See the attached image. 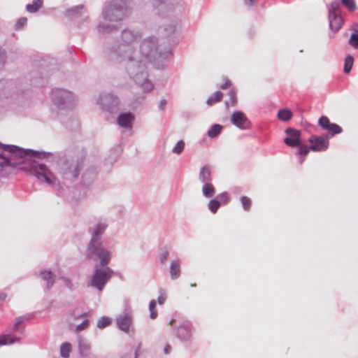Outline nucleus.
<instances>
[{
    "label": "nucleus",
    "mask_w": 358,
    "mask_h": 358,
    "mask_svg": "<svg viewBox=\"0 0 358 358\" xmlns=\"http://www.w3.org/2000/svg\"><path fill=\"white\" fill-rule=\"evenodd\" d=\"M141 38L139 31L124 29L120 34L121 43H115L108 48L107 59L111 63L120 65L144 92H149L152 90L153 84L148 78L143 57L134 46Z\"/></svg>",
    "instance_id": "obj_1"
},
{
    "label": "nucleus",
    "mask_w": 358,
    "mask_h": 358,
    "mask_svg": "<svg viewBox=\"0 0 358 358\" xmlns=\"http://www.w3.org/2000/svg\"><path fill=\"white\" fill-rule=\"evenodd\" d=\"M0 148L8 153L0 154V177H6L12 170L19 166L20 169L29 172L39 180H43L52 186L57 185V178L47 166L36 160L48 159L52 156V152L24 150L16 145L1 143Z\"/></svg>",
    "instance_id": "obj_2"
},
{
    "label": "nucleus",
    "mask_w": 358,
    "mask_h": 358,
    "mask_svg": "<svg viewBox=\"0 0 358 358\" xmlns=\"http://www.w3.org/2000/svg\"><path fill=\"white\" fill-rule=\"evenodd\" d=\"M107 227L106 223L99 222L94 227L88 228L91 238L87 245L86 257L90 259H99L101 266H107L111 257L110 252L103 244L102 236Z\"/></svg>",
    "instance_id": "obj_3"
},
{
    "label": "nucleus",
    "mask_w": 358,
    "mask_h": 358,
    "mask_svg": "<svg viewBox=\"0 0 358 358\" xmlns=\"http://www.w3.org/2000/svg\"><path fill=\"white\" fill-rule=\"evenodd\" d=\"M140 53L143 57V62L146 66V60H149L157 68L162 66L164 60L171 55L169 49H161L158 44V40L155 36H150L145 38L140 45ZM147 68V66H145Z\"/></svg>",
    "instance_id": "obj_4"
},
{
    "label": "nucleus",
    "mask_w": 358,
    "mask_h": 358,
    "mask_svg": "<svg viewBox=\"0 0 358 358\" xmlns=\"http://www.w3.org/2000/svg\"><path fill=\"white\" fill-rule=\"evenodd\" d=\"M131 13L127 0H111L103 8L102 17L110 22H118Z\"/></svg>",
    "instance_id": "obj_5"
},
{
    "label": "nucleus",
    "mask_w": 358,
    "mask_h": 358,
    "mask_svg": "<svg viewBox=\"0 0 358 358\" xmlns=\"http://www.w3.org/2000/svg\"><path fill=\"white\" fill-rule=\"evenodd\" d=\"M153 6L157 13L162 16L178 15L184 11L182 0H154Z\"/></svg>",
    "instance_id": "obj_6"
},
{
    "label": "nucleus",
    "mask_w": 358,
    "mask_h": 358,
    "mask_svg": "<svg viewBox=\"0 0 358 358\" xmlns=\"http://www.w3.org/2000/svg\"><path fill=\"white\" fill-rule=\"evenodd\" d=\"M113 273L114 271L110 268L106 266H101L100 263L96 264L94 266V272L89 285L101 292Z\"/></svg>",
    "instance_id": "obj_7"
},
{
    "label": "nucleus",
    "mask_w": 358,
    "mask_h": 358,
    "mask_svg": "<svg viewBox=\"0 0 358 358\" xmlns=\"http://www.w3.org/2000/svg\"><path fill=\"white\" fill-rule=\"evenodd\" d=\"M113 273L114 271L110 268L106 266H101L100 263L96 264L94 266V272L89 285L101 292Z\"/></svg>",
    "instance_id": "obj_8"
},
{
    "label": "nucleus",
    "mask_w": 358,
    "mask_h": 358,
    "mask_svg": "<svg viewBox=\"0 0 358 358\" xmlns=\"http://www.w3.org/2000/svg\"><path fill=\"white\" fill-rule=\"evenodd\" d=\"M52 99L54 104L59 109H66L73 106L74 94L64 89H55L52 92Z\"/></svg>",
    "instance_id": "obj_9"
},
{
    "label": "nucleus",
    "mask_w": 358,
    "mask_h": 358,
    "mask_svg": "<svg viewBox=\"0 0 358 358\" xmlns=\"http://www.w3.org/2000/svg\"><path fill=\"white\" fill-rule=\"evenodd\" d=\"M97 103L101 108L109 113H116L118 111L119 99L112 93H102L99 95Z\"/></svg>",
    "instance_id": "obj_10"
},
{
    "label": "nucleus",
    "mask_w": 358,
    "mask_h": 358,
    "mask_svg": "<svg viewBox=\"0 0 358 358\" xmlns=\"http://www.w3.org/2000/svg\"><path fill=\"white\" fill-rule=\"evenodd\" d=\"M83 166V160L81 159L71 161V162H67L66 165L62 168V173L67 178L76 179Z\"/></svg>",
    "instance_id": "obj_11"
},
{
    "label": "nucleus",
    "mask_w": 358,
    "mask_h": 358,
    "mask_svg": "<svg viewBox=\"0 0 358 358\" xmlns=\"http://www.w3.org/2000/svg\"><path fill=\"white\" fill-rule=\"evenodd\" d=\"M115 322L117 327L124 332H128L133 323V313L131 310L125 311L116 317Z\"/></svg>",
    "instance_id": "obj_12"
},
{
    "label": "nucleus",
    "mask_w": 358,
    "mask_h": 358,
    "mask_svg": "<svg viewBox=\"0 0 358 358\" xmlns=\"http://www.w3.org/2000/svg\"><path fill=\"white\" fill-rule=\"evenodd\" d=\"M231 122L233 124L241 129H248L250 125V121L245 115L240 110L233 113L231 117Z\"/></svg>",
    "instance_id": "obj_13"
},
{
    "label": "nucleus",
    "mask_w": 358,
    "mask_h": 358,
    "mask_svg": "<svg viewBox=\"0 0 358 358\" xmlns=\"http://www.w3.org/2000/svg\"><path fill=\"white\" fill-rule=\"evenodd\" d=\"M310 150L314 152L326 150L329 147V141L323 136H312L309 140Z\"/></svg>",
    "instance_id": "obj_14"
},
{
    "label": "nucleus",
    "mask_w": 358,
    "mask_h": 358,
    "mask_svg": "<svg viewBox=\"0 0 358 358\" xmlns=\"http://www.w3.org/2000/svg\"><path fill=\"white\" fill-rule=\"evenodd\" d=\"M287 137L284 139L286 145L290 147H296L300 145V132L299 130L288 128L285 131Z\"/></svg>",
    "instance_id": "obj_15"
},
{
    "label": "nucleus",
    "mask_w": 358,
    "mask_h": 358,
    "mask_svg": "<svg viewBox=\"0 0 358 358\" xmlns=\"http://www.w3.org/2000/svg\"><path fill=\"white\" fill-rule=\"evenodd\" d=\"M176 337L181 341L185 342L191 337V323L182 322L176 329Z\"/></svg>",
    "instance_id": "obj_16"
},
{
    "label": "nucleus",
    "mask_w": 358,
    "mask_h": 358,
    "mask_svg": "<svg viewBox=\"0 0 358 358\" xmlns=\"http://www.w3.org/2000/svg\"><path fill=\"white\" fill-rule=\"evenodd\" d=\"M329 20L330 29L334 33H336L343 25V19L341 15L336 13L335 8L329 10Z\"/></svg>",
    "instance_id": "obj_17"
},
{
    "label": "nucleus",
    "mask_w": 358,
    "mask_h": 358,
    "mask_svg": "<svg viewBox=\"0 0 358 358\" xmlns=\"http://www.w3.org/2000/svg\"><path fill=\"white\" fill-rule=\"evenodd\" d=\"M134 119V115L130 113H120L117 118V124L123 128L130 129L132 127V122Z\"/></svg>",
    "instance_id": "obj_18"
},
{
    "label": "nucleus",
    "mask_w": 358,
    "mask_h": 358,
    "mask_svg": "<svg viewBox=\"0 0 358 358\" xmlns=\"http://www.w3.org/2000/svg\"><path fill=\"white\" fill-rule=\"evenodd\" d=\"M85 13V7L83 5H78L68 8L65 11V16L69 18H78L81 17Z\"/></svg>",
    "instance_id": "obj_19"
},
{
    "label": "nucleus",
    "mask_w": 358,
    "mask_h": 358,
    "mask_svg": "<svg viewBox=\"0 0 358 358\" xmlns=\"http://www.w3.org/2000/svg\"><path fill=\"white\" fill-rule=\"evenodd\" d=\"M40 276L44 281H46V287L50 289L55 282L56 275L50 271L44 270L40 272Z\"/></svg>",
    "instance_id": "obj_20"
},
{
    "label": "nucleus",
    "mask_w": 358,
    "mask_h": 358,
    "mask_svg": "<svg viewBox=\"0 0 358 358\" xmlns=\"http://www.w3.org/2000/svg\"><path fill=\"white\" fill-rule=\"evenodd\" d=\"M96 171L94 169H87L82 176V183L84 186H90L94 181Z\"/></svg>",
    "instance_id": "obj_21"
},
{
    "label": "nucleus",
    "mask_w": 358,
    "mask_h": 358,
    "mask_svg": "<svg viewBox=\"0 0 358 358\" xmlns=\"http://www.w3.org/2000/svg\"><path fill=\"white\" fill-rule=\"evenodd\" d=\"M78 348L80 355L83 357H87L90 352V344L81 337L78 338Z\"/></svg>",
    "instance_id": "obj_22"
},
{
    "label": "nucleus",
    "mask_w": 358,
    "mask_h": 358,
    "mask_svg": "<svg viewBox=\"0 0 358 358\" xmlns=\"http://www.w3.org/2000/svg\"><path fill=\"white\" fill-rule=\"evenodd\" d=\"M199 178L204 184L209 183L212 180L211 170L208 166H204L201 169Z\"/></svg>",
    "instance_id": "obj_23"
},
{
    "label": "nucleus",
    "mask_w": 358,
    "mask_h": 358,
    "mask_svg": "<svg viewBox=\"0 0 358 358\" xmlns=\"http://www.w3.org/2000/svg\"><path fill=\"white\" fill-rule=\"evenodd\" d=\"M116 29V26L106 22H99L97 26V30L100 34H109Z\"/></svg>",
    "instance_id": "obj_24"
},
{
    "label": "nucleus",
    "mask_w": 358,
    "mask_h": 358,
    "mask_svg": "<svg viewBox=\"0 0 358 358\" xmlns=\"http://www.w3.org/2000/svg\"><path fill=\"white\" fill-rule=\"evenodd\" d=\"M171 277L173 280L179 278L180 274V262L178 260L172 261L170 267Z\"/></svg>",
    "instance_id": "obj_25"
},
{
    "label": "nucleus",
    "mask_w": 358,
    "mask_h": 358,
    "mask_svg": "<svg viewBox=\"0 0 358 358\" xmlns=\"http://www.w3.org/2000/svg\"><path fill=\"white\" fill-rule=\"evenodd\" d=\"M42 6L43 0H34L32 3L26 6V9L29 13H34L37 12Z\"/></svg>",
    "instance_id": "obj_26"
},
{
    "label": "nucleus",
    "mask_w": 358,
    "mask_h": 358,
    "mask_svg": "<svg viewBox=\"0 0 358 358\" xmlns=\"http://www.w3.org/2000/svg\"><path fill=\"white\" fill-rule=\"evenodd\" d=\"M277 116L280 120L289 121L292 117V112L288 108H283L278 112Z\"/></svg>",
    "instance_id": "obj_27"
},
{
    "label": "nucleus",
    "mask_w": 358,
    "mask_h": 358,
    "mask_svg": "<svg viewBox=\"0 0 358 358\" xmlns=\"http://www.w3.org/2000/svg\"><path fill=\"white\" fill-rule=\"evenodd\" d=\"M202 192L204 196L210 198L215 194V188L210 182L205 183L202 187Z\"/></svg>",
    "instance_id": "obj_28"
},
{
    "label": "nucleus",
    "mask_w": 358,
    "mask_h": 358,
    "mask_svg": "<svg viewBox=\"0 0 358 358\" xmlns=\"http://www.w3.org/2000/svg\"><path fill=\"white\" fill-rule=\"evenodd\" d=\"M177 24H178V22L176 20L171 22L169 24H165L164 27V34L166 36H171V34H173L176 30Z\"/></svg>",
    "instance_id": "obj_29"
},
{
    "label": "nucleus",
    "mask_w": 358,
    "mask_h": 358,
    "mask_svg": "<svg viewBox=\"0 0 358 358\" xmlns=\"http://www.w3.org/2000/svg\"><path fill=\"white\" fill-rule=\"evenodd\" d=\"M223 127L218 124H213L208 131V136L210 138L217 136L222 131Z\"/></svg>",
    "instance_id": "obj_30"
},
{
    "label": "nucleus",
    "mask_w": 358,
    "mask_h": 358,
    "mask_svg": "<svg viewBox=\"0 0 358 358\" xmlns=\"http://www.w3.org/2000/svg\"><path fill=\"white\" fill-rule=\"evenodd\" d=\"M20 340L19 338H13L9 334L0 336V345H4L8 344H12L15 341H18Z\"/></svg>",
    "instance_id": "obj_31"
},
{
    "label": "nucleus",
    "mask_w": 358,
    "mask_h": 358,
    "mask_svg": "<svg viewBox=\"0 0 358 358\" xmlns=\"http://www.w3.org/2000/svg\"><path fill=\"white\" fill-rule=\"evenodd\" d=\"M222 96H223V94L222 92L217 91L211 96H210L208 99L206 103L208 105L210 106V105L213 104L214 103L220 101L222 100Z\"/></svg>",
    "instance_id": "obj_32"
},
{
    "label": "nucleus",
    "mask_w": 358,
    "mask_h": 358,
    "mask_svg": "<svg viewBox=\"0 0 358 358\" xmlns=\"http://www.w3.org/2000/svg\"><path fill=\"white\" fill-rule=\"evenodd\" d=\"M299 146L298 155L301 156V163H303L305 160V157L309 153L310 147L308 148L306 145H301V143Z\"/></svg>",
    "instance_id": "obj_33"
},
{
    "label": "nucleus",
    "mask_w": 358,
    "mask_h": 358,
    "mask_svg": "<svg viewBox=\"0 0 358 358\" xmlns=\"http://www.w3.org/2000/svg\"><path fill=\"white\" fill-rule=\"evenodd\" d=\"M71 349V345L69 343H64L60 347V354L64 358H68L69 357V352Z\"/></svg>",
    "instance_id": "obj_34"
},
{
    "label": "nucleus",
    "mask_w": 358,
    "mask_h": 358,
    "mask_svg": "<svg viewBox=\"0 0 358 358\" xmlns=\"http://www.w3.org/2000/svg\"><path fill=\"white\" fill-rule=\"evenodd\" d=\"M157 302L155 300L152 299L150 301L149 303V310H150V317L152 320L156 319L158 313L156 309Z\"/></svg>",
    "instance_id": "obj_35"
},
{
    "label": "nucleus",
    "mask_w": 358,
    "mask_h": 358,
    "mask_svg": "<svg viewBox=\"0 0 358 358\" xmlns=\"http://www.w3.org/2000/svg\"><path fill=\"white\" fill-rule=\"evenodd\" d=\"M220 207V201L216 197L209 201L208 208L213 213H215Z\"/></svg>",
    "instance_id": "obj_36"
},
{
    "label": "nucleus",
    "mask_w": 358,
    "mask_h": 358,
    "mask_svg": "<svg viewBox=\"0 0 358 358\" xmlns=\"http://www.w3.org/2000/svg\"><path fill=\"white\" fill-rule=\"evenodd\" d=\"M354 63V59L352 56L348 55L345 59L344 71L345 73L350 72Z\"/></svg>",
    "instance_id": "obj_37"
},
{
    "label": "nucleus",
    "mask_w": 358,
    "mask_h": 358,
    "mask_svg": "<svg viewBox=\"0 0 358 358\" xmlns=\"http://www.w3.org/2000/svg\"><path fill=\"white\" fill-rule=\"evenodd\" d=\"M332 136L333 135H335V134H341L343 131L342 128L335 124V123H331L330 126L329 127V128H327V129Z\"/></svg>",
    "instance_id": "obj_38"
},
{
    "label": "nucleus",
    "mask_w": 358,
    "mask_h": 358,
    "mask_svg": "<svg viewBox=\"0 0 358 358\" xmlns=\"http://www.w3.org/2000/svg\"><path fill=\"white\" fill-rule=\"evenodd\" d=\"M185 145L184 141L180 140L173 148L172 152L177 155L181 154L184 150Z\"/></svg>",
    "instance_id": "obj_39"
},
{
    "label": "nucleus",
    "mask_w": 358,
    "mask_h": 358,
    "mask_svg": "<svg viewBox=\"0 0 358 358\" xmlns=\"http://www.w3.org/2000/svg\"><path fill=\"white\" fill-rule=\"evenodd\" d=\"M111 323V320L110 318L106 317H101L97 322V327L99 329H103L108 326Z\"/></svg>",
    "instance_id": "obj_40"
},
{
    "label": "nucleus",
    "mask_w": 358,
    "mask_h": 358,
    "mask_svg": "<svg viewBox=\"0 0 358 358\" xmlns=\"http://www.w3.org/2000/svg\"><path fill=\"white\" fill-rule=\"evenodd\" d=\"M319 125L323 129L327 130L331 124L329 119L326 116H322L318 121Z\"/></svg>",
    "instance_id": "obj_41"
},
{
    "label": "nucleus",
    "mask_w": 358,
    "mask_h": 358,
    "mask_svg": "<svg viewBox=\"0 0 358 358\" xmlns=\"http://www.w3.org/2000/svg\"><path fill=\"white\" fill-rule=\"evenodd\" d=\"M341 2L351 12L355 11L357 8L354 0H341Z\"/></svg>",
    "instance_id": "obj_42"
},
{
    "label": "nucleus",
    "mask_w": 358,
    "mask_h": 358,
    "mask_svg": "<svg viewBox=\"0 0 358 358\" xmlns=\"http://www.w3.org/2000/svg\"><path fill=\"white\" fill-rule=\"evenodd\" d=\"M349 44L353 48L358 49V32L352 33L349 39Z\"/></svg>",
    "instance_id": "obj_43"
},
{
    "label": "nucleus",
    "mask_w": 358,
    "mask_h": 358,
    "mask_svg": "<svg viewBox=\"0 0 358 358\" xmlns=\"http://www.w3.org/2000/svg\"><path fill=\"white\" fill-rule=\"evenodd\" d=\"M241 201L245 210H249L251 206V201L245 196L241 197Z\"/></svg>",
    "instance_id": "obj_44"
},
{
    "label": "nucleus",
    "mask_w": 358,
    "mask_h": 358,
    "mask_svg": "<svg viewBox=\"0 0 358 358\" xmlns=\"http://www.w3.org/2000/svg\"><path fill=\"white\" fill-rule=\"evenodd\" d=\"M218 200L224 203H227L229 201V194L227 192H223L217 196Z\"/></svg>",
    "instance_id": "obj_45"
},
{
    "label": "nucleus",
    "mask_w": 358,
    "mask_h": 358,
    "mask_svg": "<svg viewBox=\"0 0 358 358\" xmlns=\"http://www.w3.org/2000/svg\"><path fill=\"white\" fill-rule=\"evenodd\" d=\"M27 17H21V18L18 19L15 24V29L17 30L22 29L27 23Z\"/></svg>",
    "instance_id": "obj_46"
},
{
    "label": "nucleus",
    "mask_w": 358,
    "mask_h": 358,
    "mask_svg": "<svg viewBox=\"0 0 358 358\" xmlns=\"http://www.w3.org/2000/svg\"><path fill=\"white\" fill-rule=\"evenodd\" d=\"M229 96L231 105L236 106L237 103V98L235 91L234 90H231L229 92Z\"/></svg>",
    "instance_id": "obj_47"
},
{
    "label": "nucleus",
    "mask_w": 358,
    "mask_h": 358,
    "mask_svg": "<svg viewBox=\"0 0 358 358\" xmlns=\"http://www.w3.org/2000/svg\"><path fill=\"white\" fill-rule=\"evenodd\" d=\"M89 323H90V322L88 320H84L81 324H78L76 327V331H80L85 329L88 327Z\"/></svg>",
    "instance_id": "obj_48"
},
{
    "label": "nucleus",
    "mask_w": 358,
    "mask_h": 358,
    "mask_svg": "<svg viewBox=\"0 0 358 358\" xmlns=\"http://www.w3.org/2000/svg\"><path fill=\"white\" fill-rule=\"evenodd\" d=\"M169 255V253L168 250L166 248H164L163 250V252H162L161 256H160V262L162 264H164L165 262L167 260Z\"/></svg>",
    "instance_id": "obj_49"
},
{
    "label": "nucleus",
    "mask_w": 358,
    "mask_h": 358,
    "mask_svg": "<svg viewBox=\"0 0 358 358\" xmlns=\"http://www.w3.org/2000/svg\"><path fill=\"white\" fill-rule=\"evenodd\" d=\"M23 321H24V317H16L15 323L14 324V326H13V331H18L19 326L23 322Z\"/></svg>",
    "instance_id": "obj_50"
},
{
    "label": "nucleus",
    "mask_w": 358,
    "mask_h": 358,
    "mask_svg": "<svg viewBox=\"0 0 358 358\" xmlns=\"http://www.w3.org/2000/svg\"><path fill=\"white\" fill-rule=\"evenodd\" d=\"M6 61V56L4 51L0 50V69L4 66Z\"/></svg>",
    "instance_id": "obj_51"
},
{
    "label": "nucleus",
    "mask_w": 358,
    "mask_h": 358,
    "mask_svg": "<svg viewBox=\"0 0 358 358\" xmlns=\"http://www.w3.org/2000/svg\"><path fill=\"white\" fill-rule=\"evenodd\" d=\"M162 292H163V290L160 289L159 292H160L161 294L158 297V303L159 305H163L164 303V302H165V300H166V296H163Z\"/></svg>",
    "instance_id": "obj_52"
},
{
    "label": "nucleus",
    "mask_w": 358,
    "mask_h": 358,
    "mask_svg": "<svg viewBox=\"0 0 358 358\" xmlns=\"http://www.w3.org/2000/svg\"><path fill=\"white\" fill-rule=\"evenodd\" d=\"M62 279L64 280V283H65V285L69 288L70 289H73V284L71 281L70 279L69 278H62Z\"/></svg>",
    "instance_id": "obj_53"
},
{
    "label": "nucleus",
    "mask_w": 358,
    "mask_h": 358,
    "mask_svg": "<svg viewBox=\"0 0 358 358\" xmlns=\"http://www.w3.org/2000/svg\"><path fill=\"white\" fill-rule=\"evenodd\" d=\"M166 105V99H162L159 103V108L160 110L163 111L165 108V106Z\"/></svg>",
    "instance_id": "obj_54"
},
{
    "label": "nucleus",
    "mask_w": 358,
    "mask_h": 358,
    "mask_svg": "<svg viewBox=\"0 0 358 358\" xmlns=\"http://www.w3.org/2000/svg\"><path fill=\"white\" fill-rule=\"evenodd\" d=\"M230 85H231V82H230L229 80H227L224 84H222V85L220 86V87H221L222 89H224H224H226V88L229 87Z\"/></svg>",
    "instance_id": "obj_55"
},
{
    "label": "nucleus",
    "mask_w": 358,
    "mask_h": 358,
    "mask_svg": "<svg viewBox=\"0 0 358 358\" xmlns=\"http://www.w3.org/2000/svg\"><path fill=\"white\" fill-rule=\"evenodd\" d=\"M171 350V345H170L169 344H167V345L165 346L164 349V354H166V355L169 354V352H170Z\"/></svg>",
    "instance_id": "obj_56"
},
{
    "label": "nucleus",
    "mask_w": 358,
    "mask_h": 358,
    "mask_svg": "<svg viewBox=\"0 0 358 358\" xmlns=\"http://www.w3.org/2000/svg\"><path fill=\"white\" fill-rule=\"evenodd\" d=\"M244 3L246 6H252L255 3V0H244Z\"/></svg>",
    "instance_id": "obj_57"
},
{
    "label": "nucleus",
    "mask_w": 358,
    "mask_h": 358,
    "mask_svg": "<svg viewBox=\"0 0 358 358\" xmlns=\"http://www.w3.org/2000/svg\"><path fill=\"white\" fill-rule=\"evenodd\" d=\"M141 348V343L138 344V347L136 348V349L135 350V352H134V358H137L138 357V350H140Z\"/></svg>",
    "instance_id": "obj_58"
},
{
    "label": "nucleus",
    "mask_w": 358,
    "mask_h": 358,
    "mask_svg": "<svg viewBox=\"0 0 358 358\" xmlns=\"http://www.w3.org/2000/svg\"><path fill=\"white\" fill-rule=\"evenodd\" d=\"M173 322H174V320H171L169 322V325H172V324H173Z\"/></svg>",
    "instance_id": "obj_59"
},
{
    "label": "nucleus",
    "mask_w": 358,
    "mask_h": 358,
    "mask_svg": "<svg viewBox=\"0 0 358 358\" xmlns=\"http://www.w3.org/2000/svg\"><path fill=\"white\" fill-rule=\"evenodd\" d=\"M196 283H192L191 284V287H196Z\"/></svg>",
    "instance_id": "obj_60"
},
{
    "label": "nucleus",
    "mask_w": 358,
    "mask_h": 358,
    "mask_svg": "<svg viewBox=\"0 0 358 358\" xmlns=\"http://www.w3.org/2000/svg\"><path fill=\"white\" fill-rule=\"evenodd\" d=\"M229 102L228 101H227L225 102V104H226L227 107H228V106H229Z\"/></svg>",
    "instance_id": "obj_61"
},
{
    "label": "nucleus",
    "mask_w": 358,
    "mask_h": 358,
    "mask_svg": "<svg viewBox=\"0 0 358 358\" xmlns=\"http://www.w3.org/2000/svg\"><path fill=\"white\" fill-rule=\"evenodd\" d=\"M5 297H6V296H5V295H3V296H0V299H5Z\"/></svg>",
    "instance_id": "obj_62"
},
{
    "label": "nucleus",
    "mask_w": 358,
    "mask_h": 358,
    "mask_svg": "<svg viewBox=\"0 0 358 358\" xmlns=\"http://www.w3.org/2000/svg\"><path fill=\"white\" fill-rule=\"evenodd\" d=\"M86 315H87V313H83V314H82V315H81V317H84V316H85Z\"/></svg>",
    "instance_id": "obj_63"
}]
</instances>
